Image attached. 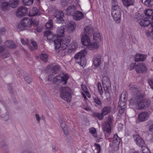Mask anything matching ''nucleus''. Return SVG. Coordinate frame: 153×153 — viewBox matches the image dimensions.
<instances>
[{
  "instance_id": "6e6552de",
  "label": "nucleus",
  "mask_w": 153,
  "mask_h": 153,
  "mask_svg": "<svg viewBox=\"0 0 153 153\" xmlns=\"http://www.w3.org/2000/svg\"><path fill=\"white\" fill-rule=\"evenodd\" d=\"M27 12V9L24 6L19 7L16 10V15L18 17H22L25 16Z\"/></svg>"
},
{
  "instance_id": "9d476101",
  "label": "nucleus",
  "mask_w": 153,
  "mask_h": 153,
  "mask_svg": "<svg viewBox=\"0 0 153 153\" xmlns=\"http://www.w3.org/2000/svg\"><path fill=\"white\" fill-rule=\"evenodd\" d=\"M136 72L138 73H143L147 71L146 65L143 63H139L137 64L135 68Z\"/></svg>"
},
{
  "instance_id": "dca6fc26",
  "label": "nucleus",
  "mask_w": 153,
  "mask_h": 153,
  "mask_svg": "<svg viewBox=\"0 0 153 153\" xmlns=\"http://www.w3.org/2000/svg\"><path fill=\"white\" fill-rule=\"evenodd\" d=\"M151 19H152V18L150 17H146L143 19L141 20L140 22V24L142 26H147L151 23L150 22Z\"/></svg>"
},
{
  "instance_id": "3c124183",
  "label": "nucleus",
  "mask_w": 153,
  "mask_h": 153,
  "mask_svg": "<svg viewBox=\"0 0 153 153\" xmlns=\"http://www.w3.org/2000/svg\"><path fill=\"white\" fill-rule=\"evenodd\" d=\"M119 6L117 0H112L111 3L112 8L116 7V6Z\"/></svg>"
},
{
  "instance_id": "79ce46f5",
  "label": "nucleus",
  "mask_w": 153,
  "mask_h": 153,
  "mask_svg": "<svg viewBox=\"0 0 153 153\" xmlns=\"http://www.w3.org/2000/svg\"><path fill=\"white\" fill-rule=\"evenodd\" d=\"M3 151L4 153H7L8 152V147L7 145L5 143L1 145Z\"/></svg>"
},
{
  "instance_id": "a211bd4d",
  "label": "nucleus",
  "mask_w": 153,
  "mask_h": 153,
  "mask_svg": "<svg viewBox=\"0 0 153 153\" xmlns=\"http://www.w3.org/2000/svg\"><path fill=\"white\" fill-rule=\"evenodd\" d=\"M76 24L74 21H71L68 25L67 30L69 33H71L75 30Z\"/></svg>"
},
{
  "instance_id": "49530a36",
  "label": "nucleus",
  "mask_w": 153,
  "mask_h": 153,
  "mask_svg": "<svg viewBox=\"0 0 153 153\" xmlns=\"http://www.w3.org/2000/svg\"><path fill=\"white\" fill-rule=\"evenodd\" d=\"M93 99L97 105H101L102 104V102L101 100L98 97H94Z\"/></svg>"
},
{
  "instance_id": "aec40b11",
  "label": "nucleus",
  "mask_w": 153,
  "mask_h": 153,
  "mask_svg": "<svg viewBox=\"0 0 153 153\" xmlns=\"http://www.w3.org/2000/svg\"><path fill=\"white\" fill-rule=\"evenodd\" d=\"M76 7L74 5L69 6L66 10V13L68 15H72L75 12Z\"/></svg>"
},
{
  "instance_id": "37998d69",
  "label": "nucleus",
  "mask_w": 153,
  "mask_h": 153,
  "mask_svg": "<svg viewBox=\"0 0 153 153\" xmlns=\"http://www.w3.org/2000/svg\"><path fill=\"white\" fill-rule=\"evenodd\" d=\"M71 51H74L77 48V44L75 41L72 42L71 44Z\"/></svg>"
},
{
  "instance_id": "13d9d810",
  "label": "nucleus",
  "mask_w": 153,
  "mask_h": 153,
  "mask_svg": "<svg viewBox=\"0 0 153 153\" xmlns=\"http://www.w3.org/2000/svg\"><path fill=\"white\" fill-rule=\"evenodd\" d=\"M95 145L96 146V149L97 151V153H100L101 149L100 146L99 144L96 143L95 144Z\"/></svg>"
},
{
  "instance_id": "4468645a",
  "label": "nucleus",
  "mask_w": 153,
  "mask_h": 153,
  "mask_svg": "<svg viewBox=\"0 0 153 153\" xmlns=\"http://www.w3.org/2000/svg\"><path fill=\"white\" fill-rule=\"evenodd\" d=\"M147 55L140 53L136 54L134 56V61L136 62L143 61L146 59Z\"/></svg>"
},
{
  "instance_id": "473e14b6",
  "label": "nucleus",
  "mask_w": 153,
  "mask_h": 153,
  "mask_svg": "<svg viewBox=\"0 0 153 153\" xmlns=\"http://www.w3.org/2000/svg\"><path fill=\"white\" fill-rule=\"evenodd\" d=\"M145 14L148 17L152 18L153 16V10L148 9L144 10Z\"/></svg>"
},
{
  "instance_id": "5fc2aeb1",
  "label": "nucleus",
  "mask_w": 153,
  "mask_h": 153,
  "mask_svg": "<svg viewBox=\"0 0 153 153\" xmlns=\"http://www.w3.org/2000/svg\"><path fill=\"white\" fill-rule=\"evenodd\" d=\"M24 79L26 82L28 83H30L32 82V79L29 76H26L25 77Z\"/></svg>"
},
{
  "instance_id": "69168bd1",
  "label": "nucleus",
  "mask_w": 153,
  "mask_h": 153,
  "mask_svg": "<svg viewBox=\"0 0 153 153\" xmlns=\"http://www.w3.org/2000/svg\"><path fill=\"white\" fill-rule=\"evenodd\" d=\"M6 30L4 28L2 27L0 29V34H4L5 33Z\"/></svg>"
},
{
  "instance_id": "2eb2a0df",
  "label": "nucleus",
  "mask_w": 153,
  "mask_h": 153,
  "mask_svg": "<svg viewBox=\"0 0 153 153\" xmlns=\"http://www.w3.org/2000/svg\"><path fill=\"white\" fill-rule=\"evenodd\" d=\"M112 15L114 20L116 23L119 24L120 22L121 17V12L112 13Z\"/></svg>"
},
{
  "instance_id": "6e6d98bb",
  "label": "nucleus",
  "mask_w": 153,
  "mask_h": 153,
  "mask_svg": "<svg viewBox=\"0 0 153 153\" xmlns=\"http://www.w3.org/2000/svg\"><path fill=\"white\" fill-rule=\"evenodd\" d=\"M30 43L32 44L34 48L35 49H37V45L36 42L34 41L33 40H31Z\"/></svg>"
},
{
  "instance_id": "1a4fd4ad",
  "label": "nucleus",
  "mask_w": 153,
  "mask_h": 153,
  "mask_svg": "<svg viewBox=\"0 0 153 153\" xmlns=\"http://www.w3.org/2000/svg\"><path fill=\"white\" fill-rule=\"evenodd\" d=\"M33 21L30 18L25 17L22 19L21 21L20 24L18 25V28L21 25L24 27L30 26L32 25Z\"/></svg>"
},
{
  "instance_id": "4c0bfd02",
  "label": "nucleus",
  "mask_w": 153,
  "mask_h": 153,
  "mask_svg": "<svg viewBox=\"0 0 153 153\" xmlns=\"http://www.w3.org/2000/svg\"><path fill=\"white\" fill-rule=\"evenodd\" d=\"M53 23L52 20H49L45 25V27L47 29H52L53 27Z\"/></svg>"
},
{
  "instance_id": "ea45409f",
  "label": "nucleus",
  "mask_w": 153,
  "mask_h": 153,
  "mask_svg": "<svg viewBox=\"0 0 153 153\" xmlns=\"http://www.w3.org/2000/svg\"><path fill=\"white\" fill-rule=\"evenodd\" d=\"M48 56L47 54H42L40 55L41 59L43 61L46 62L47 61Z\"/></svg>"
},
{
  "instance_id": "603ef678",
  "label": "nucleus",
  "mask_w": 153,
  "mask_h": 153,
  "mask_svg": "<svg viewBox=\"0 0 153 153\" xmlns=\"http://www.w3.org/2000/svg\"><path fill=\"white\" fill-rule=\"evenodd\" d=\"M10 55L8 53L5 52L4 51L1 55V57L3 58H6L9 57Z\"/></svg>"
},
{
  "instance_id": "338daca9",
  "label": "nucleus",
  "mask_w": 153,
  "mask_h": 153,
  "mask_svg": "<svg viewBox=\"0 0 153 153\" xmlns=\"http://www.w3.org/2000/svg\"><path fill=\"white\" fill-rule=\"evenodd\" d=\"M35 117L36 118V120L38 121L39 123H40V121L41 119V118L39 115L38 114H35Z\"/></svg>"
},
{
  "instance_id": "ddd939ff",
  "label": "nucleus",
  "mask_w": 153,
  "mask_h": 153,
  "mask_svg": "<svg viewBox=\"0 0 153 153\" xmlns=\"http://www.w3.org/2000/svg\"><path fill=\"white\" fill-rule=\"evenodd\" d=\"M149 117V114L146 112H142L138 116V120L140 122H143L147 120Z\"/></svg>"
},
{
  "instance_id": "bf43d9fd",
  "label": "nucleus",
  "mask_w": 153,
  "mask_h": 153,
  "mask_svg": "<svg viewBox=\"0 0 153 153\" xmlns=\"http://www.w3.org/2000/svg\"><path fill=\"white\" fill-rule=\"evenodd\" d=\"M56 22L58 23H61L62 21H63V17H56Z\"/></svg>"
},
{
  "instance_id": "39448f33",
  "label": "nucleus",
  "mask_w": 153,
  "mask_h": 153,
  "mask_svg": "<svg viewBox=\"0 0 153 153\" xmlns=\"http://www.w3.org/2000/svg\"><path fill=\"white\" fill-rule=\"evenodd\" d=\"M102 83L104 90L106 91L105 93L109 94V90H110L111 88V83L108 76H104L102 77Z\"/></svg>"
},
{
  "instance_id": "c9c22d12",
  "label": "nucleus",
  "mask_w": 153,
  "mask_h": 153,
  "mask_svg": "<svg viewBox=\"0 0 153 153\" xmlns=\"http://www.w3.org/2000/svg\"><path fill=\"white\" fill-rule=\"evenodd\" d=\"M23 4L25 5L30 6L33 3V0H22Z\"/></svg>"
},
{
  "instance_id": "2f4dec72",
  "label": "nucleus",
  "mask_w": 153,
  "mask_h": 153,
  "mask_svg": "<svg viewBox=\"0 0 153 153\" xmlns=\"http://www.w3.org/2000/svg\"><path fill=\"white\" fill-rule=\"evenodd\" d=\"M120 142V139L117 134L114 135L113 137V143L115 144L118 145Z\"/></svg>"
},
{
  "instance_id": "f704fd0d",
  "label": "nucleus",
  "mask_w": 153,
  "mask_h": 153,
  "mask_svg": "<svg viewBox=\"0 0 153 153\" xmlns=\"http://www.w3.org/2000/svg\"><path fill=\"white\" fill-rule=\"evenodd\" d=\"M61 90L62 91L61 93H70L71 89L69 88L68 87H62L61 88Z\"/></svg>"
},
{
  "instance_id": "c03bdc74",
  "label": "nucleus",
  "mask_w": 153,
  "mask_h": 153,
  "mask_svg": "<svg viewBox=\"0 0 153 153\" xmlns=\"http://www.w3.org/2000/svg\"><path fill=\"white\" fill-rule=\"evenodd\" d=\"M93 116L98 117L100 120L102 119L104 117L102 113L101 114L99 113H94L93 114Z\"/></svg>"
},
{
  "instance_id": "c756f323",
  "label": "nucleus",
  "mask_w": 153,
  "mask_h": 153,
  "mask_svg": "<svg viewBox=\"0 0 153 153\" xmlns=\"http://www.w3.org/2000/svg\"><path fill=\"white\" fill-rule=\"evenodd\" d=\"M93 65L95 67L98 66L101 62V57L98 56L95 58L94 60Z\"/></svg>"
},
{
  "instance_id": "c85d7f7f",
  "label": "nucleus",
  "mask_w": 153,
  "mask_h": 153,
  "mask_svg": "<svg viewBox=\"0 0 153 153\" xmlns=\"http://www.w3.org/2000/svg\"><path fill=\"white\" fill-rule=\"evenodd\" d=\"M5 46L6 47H8L11 48H15L14 42L11 40L7 41L5 42Z\"/></svg>"
},
{
  "instance_id": "680f3d73",
  "label": "nucleus",
  "mask_w": 153,
  "mask_h": 153,
  "mask_svg": "<svg viewBox=\"0 0 153 153\" xmlns=\"http://www.w3.org/2000/svg\"><path fill=\"white\" fill-rule=\"evenodd\" d=\"M125 107H119V113L120 114H123L124 111V110H125Z\"/></svg>"
},
{
  "instance_id": "7c9ffc66",
  "label": "nucleus",
  "mask_w": 153,
  "mask_h": 153,
  "mask_svg": "<svg viewBox=\"0 0 153 153\" xmlns=\"http://www.w3.org/2000/svg\"><path fill=\"white\" fill-rule=\"evenodd\" d=\"M71 40V38L70 36L64 37L62 38H61L60 42L61 43H65V44H66L68 45Z\"/></svg>"
},
{
  "instance_id": "4be33fe9",
  "label": "nucleus",
  "mask_w": 153,
  "mask_h": 153,
  "mask_svg": "<svg viewBox=\"0 0 153 153\" xmlns=\"http://www.w3.org/2000/svg\"><path fill=\"white\" fill-rule=\"evenodd\" d=\"M39 10L36 7H33L30 11L29 16H31L38 15L39 14Z\"/></svg>"
},
{
  "instance_id": "72a5a7b5",
  "label": "nucleus",
  "mask_w": 153,
  "mask_h": 153,
  "mask_svg": "<svg viewBox=\"0 0 153 153\" xmlns=\"http://www.w3.org/2000/svg\"><path fill=\"white\" fill-rule=\"evenodd\" d=\"M93 38L94 40L99 42L101 40V37L99 33L96 32L94 33Z\"/></svg>"
},
{
  "instance_id": "b1692460",
  "label": "nucleus",
  "mask_w": 153,
  "mask_h": 153,
  "mask_svg": "<svg viewBox=\"0 0 153 153\" xmlns=\"http://www.w3.org/2000/svg\"><path fill=\"white\" fill-rule=\"evenodd\" d=\"M60 125L63 129L65 134L67 135L69 134V131L67 126H66L65 122L62 120L60 122Z\"/></svg>"
},
{
  "instance_id": "9b49d317",
  "label": "nucleus",
  "mask_w": 153,
  "mask_h": 153,
  "mask_svg": "<svg viewBox=\"0 0 153 153\" xmlns=\"http://www.w3.org/2000/svg\"><path fill=\"white\" fill-rule=\"evenodd\" d=\"M73 17L75 20H80L84 17V15L82 12L77 11L73 14Z\"/></svg>"
},
{
  "instance_id": "a878e982",
  "label": "nucleus",
  "mask_w": 153,
  "mask_h": 153,
  "mask_svg": "<svg viewBox=\"0 0 153 153\" xmlns=\"http://www.w3.org/2000/svg\"><path fill=\"white\" fill-rule=\"evenodd\" d=\"M111 110V108L109 106H105L104 107L101 111V113L103 116H105L110 112Z\"/></svg>"
},
{
  "instance_id": "4d7b16f0",
  "label": "nucleus",
  "mask_w": 153,
  "mask_h": 153,
  "mask_svg": "<svg viewBox=\"0 0 153 153\" xmlns=\"http://www.w3.org/2000/svg\"><path fill=\"white\" fill-rule=\"evenodd\" d=\"M125 103L124 101H122L120 100H120L119 102V105L120 107H125Z\"/></svg>"
},
{
  "instance_id": "a19ab883",
  "label": "nucleus",
  "mask_w": 153,
  "mask_h": 153,
  "mask_svg": "<svg viewBox=\"0 0 153 153\" xmlns=\"http://www.w3.org/2000/svg\"><path fill=\"white\" fill-rule=\"evenodd\" d=\"M59 70V66L58 65L54 66L52 68V73L56 74Z\"/></svg>"
},
{
  "instance_id": "cd10ccee",
  "label": "nucleus",
  "mask_w": 153,
  "mask_h": 153,
  "mask_svg": "<svg viewBox=\"0 0 153 153\" xmlns=\"http://www.w3.org/2000/svg\"><path fill=\"white\" fill-rule=\"evenodd\" d=\"M103 129L104 131L108 132H110L111 131V127L110 124L108 122H106L103 125Z\"/></svg>"
},
{
  "instance_id": "6ab92c4d",
  "label": "nucleus",
  "mask_w": 153,
  "mask_h": 153,
  "mask_svg": "<svg viewBox=\"0 0 153 153\" xmlns=\"http://www.w3.org/2000/svg\"><path fill=\"white\" fill-rule=\"evenodd\" d=\"M5 110L1 111L0 114V116L3 118L5 121H7L9 119V114L7 110V105L5 107Z\"/></svg>"
},
{
  "instance_id": "5701e85b",
  "label": "nucleus",
  "mask_w": 153,
  "mask_h": 153,
  "mask_svg": "<svg viewBox=\"0 0 153 153\" xmlns=\"http://www.w3.org/2000/svg\"><path fill=\"white\" fill-rule=\"evenodd\" d=\"M123 5L127 7L131 5H133L135 2V0H121Z\"/></svg>"
},
{
  "instance_id": "412c9836",
  "label": "nucleus",
  "mask_w": 153,
  "mask_h": 153,
  "mask_svg": "<svg viewBox=\"0 0 153 153\" xmlns=\"http://www.w3.org/2000/svg\"><path fill=\"white\" fill-rule=\"evenodd\" d=\"M65 30L64 26L59 27L56 31L57 37H60L61 38V36H63L64 35Z\"/></svg>"
},
{
  "instance_id": "f257e3e1",
  "label": "nucleus",
  "mask_w": 153,
  "mask_h": 153,
  "mask_svg": "<svg viewBox=\"0 0 153 153\" xmlns=\"http://www.w3.org/2000/svg\"><path fill=\"white\" fill-rule=\"evenodd\" d=\"M131 90L135 93L133 97L129 102L131 104L134 105L137 109H141L145 107H148L150 104V101L147 99H144L145 94L140 90L135 87H131Z\"/></svg>"
},
{
  "instance_id": "de8ad7c7",
  "label": "nucleus",
  "mask_w": 153,
  "mask_h": 153,
  "mask_svg": "<svg viewBox=\"0 0 153 153\" xmlns=\"http://www.w3.org/2000/svg\"><path fill=\"white\" fill-rule=\"evenodd\" d=\"M144 3V4L147 6H152L153 5V0H146Z\"/></svg>"
},
{
  "instance_id": "e433bc0d",
  "label": "nucleus",
  "mask_w": 153,
  "mask_h": 153,
  "mask_svg": "<svg viewBox=\"0 0 153 153\" xmlns=\"http://www.w3.org/2000/svg\"><path fill=\"white\" fill-rule=\"evenodd\" d=\"M99 45L100 44L98 42H92L90 44V47L93 49H94L98 48Z\"/></svg>"
},
{
  "instance_id": "a18cd8bd",
  "label": "nucleus",
  "mask_w": 153,
  "mask_h": 153,
  "mask_svg": "<svg viewBox=\"0 0 153 153\" xmlns=\"http://www.w3.org/2000/svg\"><path fill=\"white\" fill-rule=\"evenodd\" d=\"M55 17H63L64 16V14L61 11H57L55 13Z\"/></svg>"
},
{
  "instance_id": "f03ea898",
  "label": "nucleus",
  "mask_w": 153,
  "mask_h": 153,
  "mask_svg": "<svg viewBox=\"0 0 153 153\" xmlns=\"http://www.w3.org/2000/svg\"><path fill=\"white\" fill-rule=\"evenodd\" d=\"M85 34L82 36L81 37V42L82 44L85 46L89 45L91 41L89 37L86 34H91L93 33V29L90 26L86 27L84 28Z\"/></svg>"
},
{
  "instance_id": "0e129e2a",
  "label": "nucleus",
  "mask_w": 153,
  "mask_h": 153,
  "mask_svg": "<svg viewBox=\"0 0 153 153\" xmlns=\"http://www.w3.org/2000/svg\"><path fill=\"white\" fill-rule=\"evenodd\" d=\"M148 82L151 88L153 89V79H148Z\"/></svg>"
},
{
  "instance_id": "20e7f679",
  "label": "nucleus",
  "mask_w": 153,
  "mask_h": 153,
  "mask_svg": "<svg viewBox=\"0 0 153 153\" xmlns=\"http://www.w3.org/2000/svg\"><path fill=\"white\" fill-rule=\"evenodd\" d=\"M69 78V76L68 74L63 75L62 76L60 75L57 76L53 78L52 82L54 84L60 82L62 85H65L67 83V80Z\"/></svg>"
},
{
  "instance_id": "8fccbe9b",
  "label": "nucleus",
  "mask_w": 153,
  "mask_h": 153,
  "mask_svg": "<svg viewBox=\"0 0 153 153\" xmlns=\"http://www.w3.org/2000/svg\"><path fill=\"white\" fill-rule=\"evenodd\" d=\"M98 88L100 94L101 95L102 94V89L101 83L98 82H97Z\"/></svg>"
},
{
  "instance_id": "774afa93",
  "label": "nucleus",
  "mask_w": 153,
  "mask_h": 153,
  "mask_svg": "<svg viewBox=\"0 0 153 153\" xmlns=\"http://www.w3.org/2000/svg\"><path fill=\"white\" fill-rule=\"evenodd\" d=\"M21 42L22 43V44L23 45H25L26 44L28 45V44L29 43L28 41L27 42H26L25 41V40L23 39H21Z\"/></svg>"
},
{
  "instance_id": "bb28decb",
  "label": "nucleus",
  "mask_w": 153,
  "mask_h": 153,
  "mask_svg": "<svg viewBox=\"0 0 153 153\" xmlns=\"http://www.w3.org/2000/svg\"><path fill=\"white\" fill-rule=\"evenodd\" d=\"M19 2V0H10V5L13 8L16 7L18 6Z\"/></svg>"
},
{
  "instance_id": "f3484780",
  "label": "nucleus",
  "mask_w": 153,
  "mask_h": 153,
  "mask_svg": "<svg viewBox=\"0 0 153 153\" xmlns=\"http://www.w3.org/2000/svg\"><path fill=\"white\" fill-rule=\"evenodd\" d=\"M60 96L62 99L67 102H70L71 99L70 93H60Z\"/></svg>"
},
{
  "instance_id": "e2e57ef3",
  "label": "nucleus",
  "mask_w": 153,
  "mask_h": 153,
  "mask_svg": "<svg viewBox=\"0 0 153 153\" xmlns=\"http://www.w3.org/2000/svg\"><path fill=\"white\" fill-rule=\"evenodd\" d=\"M6 47L5 46H1L0 47V54H1L6 49Z\"/></svg>"
},
{
  "instance_id": "f8f14e48",
  "label": "nucleus",
  "mask_w": 153,
  "mask_h": 153,
  "mask_svg": "<svg viewBox=\"0 0 153 153\" xmlns=\"http://www.w3.org/2000/svg\"><path fill=\"white\" fill-rule=\"evenodd\" d=\"M133 137L138 146L141 147H143L144 144V141L139 135L137 134L134 135Z\"/></svg>"
},
{
  "instance_id": "393cba45",
  "label": "nucleus",
  "mask_w": 153,
  "mask_h": 153,
  "mask_svg": "<svg viewBox=\"0 0 153 153\" xmlns=\"http://www.w3.org/2000/svg\"><path fill=\"white\" fill-rule=\"evenodd\" d=\"M1 8L3 11H5L8 10L9 7V3L7 2H2L1 4Z\"/></svg>"
},
{
  "instance_id": "58836bf2",
  "label": "nucleus",
  "mask_w": 153,
  "mask_h": 153,
  "mask_svg": "<svg viewBox=\"0 0 153 153\" xmlns=\"http://www.w3.org/2000/svg\"><path fill=\"white\" fill-rule=\"evenodd\" d=\"M121 9L119 6H117L112 8V13H119L121 12Z\"/></svg>"
},
{
  "instance_id": "09e8293b",
  "label": "nucleus",
  "mask_w": 153,
  "mask_h": 153,
  "mask_svg": "<svg viewBox=\"0 0 153 153\" xmlns=\"http://www.w3.org/2000/svg\"><path fill=\"white\" fill-rule=\"evenodd\" d=\"M90 131L91 133L93 136L96 137H97V134L96 133V129L94 128H90Z\"/></svg>"
},
{
  "instance_id": "7ed1b4c3",
  "label": "nucleus",
  "mask_w": 153,
  "mask_h": 153,
  "mask_svg": "<svg viewBox=\"0 0 153 153\" xmlns=\"http://www.w3.org/2000/svg\"><path fill=\"white\" fill-rule=\"evenodd\" d=\"M85 51L82 50L74 56L76 62L83 67L85 66L86 63L85 60Z\"/></svg>"
},
{
  "instance_id": "423d86ee",
  "label": "nucleus",
  "mask_w": 153,
  "mask_h": 153,
  "mask_svg": "<svg viewBox=\"0 0 153 153\" xmlns=\"http://www.w3.org/2000/svg\"><path fill=\"white\" fill-rule=\"evenodd\" d=\"M44 36L46 37L47 40L50 42H54L55 43V41L57 40V38L59 37H57L55 35H54L52 32L50 30L45 31L44 32Z\"/></svg>"
},
{
  "instance_id": "052dcab7",
  "label": "nucleus",
  "mask_w": 153,
  "mask_h": 153,
  "mask_svg": "<svg viewBox=\"0 0 153 153\" xmlns=\"http://www.w3.org/2000/svg\"><path fill=\"white\" fill-rule=\"evenodd\" d=\"M81 88L84 93L88 91L87 86L85 85H81Z\"/></svg>"
},
{
  "instance_id": "0eeeda50",
  "label": "nucleus",
  "mask_w": 153,
  "mask_h": 153,
  "mask_svg": "<svg viewBox=\"0 0 153 153\" xmlns=\"http://www.w3.org/2000/svg\"><path fill=\"white\" fill-rule=\"evenodd\" d=\"M61 39L60 37L57 38V40L55 41V49L57 50L61 48L63 50L65 49L68 47V44L60 42Z\"/></svg>"
},
{
  "instance_id": "864d4df0",
  "label": "nucleus",
  "mask_w": 153,
  "mask_h": 153,
  "mask_svg": "<svg viewBox=\"0 0 153 153\" xmlns=\"http://www.w3.org/2000/svg\"><path fill=\"white\" fill-rule=\"evenodd\" d=\"M136 64L135 62H132L129 65V70H132L134 68H135Z\"/></svg>"
}]
</instances>
